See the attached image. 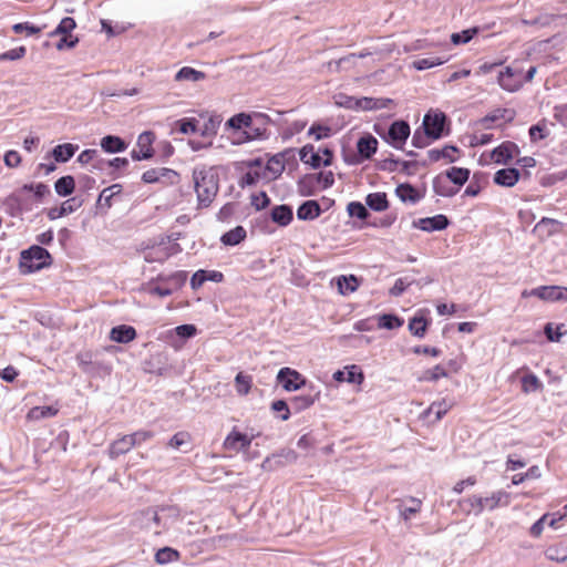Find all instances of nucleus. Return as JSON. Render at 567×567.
Instances as JSON below:
<instances>
[{"mask_svg": "<svg viewBox=\"0 0 567 567\" xmlns=\"http://www.w3.org/2000/svg\"><path fill=\"white\" fill-rule=\"evenodd\" d=\"M142 527L159 535L174 528L182 519L181 509L175 505H162L141 513Z\"/></svg>", "mask_w": 567, "mask_h": 567, "instance_id": "1", "label": "nucleus"}, {"mask_svg": "<svg viewBox=\"0 0 567 567\" xmlns=\"http://www.w3.org/2000/svg\"><path fill=\"white\" fill-rule=\"evenodd\" d=\"M194 188L199 207H208L219 190V176L214 167H195L193 171Z\"/></svg>", "mask_w": 567, "mask_h": 567, "instance_id": "2", "label": "nucleus"}, {"mask_svg": "<svg viewBox=\"0 0 567 567\" xmlns=\"http://www.w3.org/2000/svg\"><path fill=\"white\" fill-rule=\"evenodd\" d=\"M52 257L47 249L33 245L20 254L19 267L22 274H31L50 266Z\"/></svg>", "mask_w": 567, "mask_h": 567, "instance_id": "3", "label": "nucleus"}, {"mask_svg": "<svg viewBox=\"0 0 567 567\" xmlns=\"http://www.w3.org/2000/svg\"><path fill=\"white\" fill-rule=\"evenodd\" d=\"M535 296L544 301H567V286H539L530 291L524 290L522 297Z\"/></svg>", "mask_w": 567, "mask_h": 567, "instance_id": "4", "label": "nucleus"}, {"mask_svg": "<svg viewBox=\"0 0 567 567\" xmlns=\"http://www.w3.org/2000/svg\"><path fill=\"white\" fill-rule=\"evenodd\" d=\"M410 125L405 121L393 122L384 140L393 147L401 150L410 136Z\"/></svg>", "mask_w": 567, "mask_h": 567, "instance_id": "5", "label": "nucleus"}, {"mask_svg": "<svg viewBox=\"0 0 567 567\" xmlns=\"http://www.w3.org/2000/svg\"><path fill=\"white\" fill-rule=\"evenodd\" d=\"M278 382L287 391H296L306 384V380L302 375L290 368H282L277 374Z\"/></svg>", "mask_w": 567, "mask_h": 567, "instance_id": "6", "label": "nucleus"}, {"mask_svg": "<svg viewBox=\"0 0 567 567\" xmlns=\"http://www.w3.org/2000/svg\"><path fill=\"white\" fill-rule=\"evenodd\" d=\"M154 142V134L152 132H143L140 134L137 138V147L138 150H133L131 152V157L134 161H142V159H148L153 157L154 150L152 147V144Z\"/></svg>", "mask_w": 567, "mask_h": 567, "instance_id": "7", "label": "nucleus"}, {"mask_svg": "<svg viewBox=\"0 0 567 567\" xmlns=\"http://www.w3.org/2000/svg\"><path fill=\"white\" fill-rule=\"evenodd\" d=\"M445 123L444 113H427L423 118V127L425 135L432 140L441 137Z\"/></svg>", "mask_w": 567, "mask_h": 567, "instance_id": "8", "label": "nucleus"}, {"mask_svg": "<svg viewBox=\"0 0 567 567\" xmlns=\"http://www.w3.org/2000/svg\"><path fill=\"white\" fill-rule=\"evenodd\" d=\"M251 441L252 437H249L240 432L233 431L226 436L224 441V449L234 453H238L240 451L248 450Z\"/></svg>", "mask_w": 567, "mask_h": 567, "instance_id": "9", "label": "nucleus"}, {"mask_svg": "<svg viewBox=\"0 0 567 567\" xmlns=\"http://www.w3.org/2000/svg\"><path fill=\"white\" fill-rule=\"evenodd\" d=\"M498 83L502 89L508 92L517 91L523 84L520 71L507 66L504 71L499 72Z\"/></svg>", "mask_w": 567, "mask_h": 567, "instance_id": "10", "label": "nucleus"}, {"mask_svg": "<svg viewBox=\"0 0 567 567\" xmlns=\"http://www.w3.org/2000/svg\"><path fill=\"white\" fill-rule=\"evenodd\" d=\"M519 153L518 146L513 142H504L493 150L492 159L497 164H506Z\"/></svg>", "mask_w": 567, "mask_h": 567, "instance_id": "11", "label": "nucleus"}, {"mask_svg": "<svg viewBox=\"0 0 567 567\" xmlns=\"http://www.w3.org/2000/svg\"><path fill=\"white\" fill-rule=\"evenodd\" d=\"M414 226L429 233L443 230L449 226V219L445 215L439 214L433 217L420 218L414 221Z\"/></svg>", "mask_w": 567, "mask_h": 567, "instance_id": "12", "label": "nucleus"}, {"mask_svg": "<svg viewBox=\"0 0 567 567\" xmlns=\"http://www.w3.org/2000/svg\"><path fill=\"white\" fill-rule=\"evenodd\" d=\"M333 380L337 382H348L361 384L364 380L361 369L357 365L346 367V370H338L333 373Z\"/></svg>", "mask_w": 567, "mask_h": 567, "instance_id": "13", "label": "nucleus"}, {"mask_svg": "<svg viewBox=\"0 0 567 567\" xmlns=\"http://www.w3.org/2000/svg\"><path fill=\"white\" fill-rule=\"evenodd\" d=\"M566 513L564 515L557 514H545L537 522L533 524L530 527V535L534 537L540 536L543 533L544 526L548 525L553 528H557V523L563 519V517L567 514V505L565 506Z\"/></svg>", "mask_w": 567, "mask_h": 567, "instance_id": "14", "label": "nucleus"}, {"mask_svg": "<svg viewBox=\"0 0 567 567\" xmlns=\"http://www.w3.org/2000/svg\"><path fill=\"white\" fill-rule=\"evenodd\" d=\"M518 179L519 171L516 168H502L494 174V183L504 187H513Z\"/></svg>", "mask_w": 567, "mask_h": 567, "instance_id": "15", "label": "nucleus"}, {"mask_svg": "<svg viewBox=\"0 0 567 567\" xmlns=\"http://www.w3.org/2000/svg\"><path fill=\"white\" fill-rule=\"evenodd\" d=\"M321 214L320 205L317 200H307L297 209V217L300 220H313Z\"/></svg>", "mask_w": 567, "mask_h": 567, "instance_id": "16", "label": "nucleus"}, {"mask_svg": "<svg viewBox=\"0 0 567 567\" xmlns=\"http://www.w3.org/2000/svg\"><path fill=\"white\" fill-rule=\"evenodd\" d=\"M136 338V330L126 324L112 328L110 339L118 343H128Z\"/></svg>", "mask_w": 567, "mask_h": 567, "instance_id": "17", "label": "nucleus"}, {"mask_svg": "<svg viewBox=\"0 0 567 567\" xmlns=\"http://www.w3.org/2000/svg\"><path fill=\"white\" fill-rule=\"evenodd\" d=\"M450 183L451 182L444 176V174L436 176L433 179L434 193L443 197H452L456 195V193L458 192V187L451 186Z\"/></svg>", "mask_w": 567, "mask_h": 567, "instance_id": "18", "label": "nucleus"}, {"mask_svg": "<svg viewBox=\"0 0 567 567\" xmlns=\"http://www.w3.org/2000/svg\"><path fill=\"white\" fill-rule=\"evenodd\" d=\"M270 217L274 223L285 227L292 220L293 213L290 206L278 205L271 209Z\"/></svg>", "mask_w": 567, "mask_h": 567, "instance_id": "19", "label": "nucleus"}, {"mask_svg": "<svg viewBox=\"0 0 567 567\" xmlns=\"http://www.w3.org/2000/svg\"><path fill=\"white\" fill-rule=\"evenodd\" d=\"M351 102L355 103L358 110L372 111L385 109L392 101L390 99L361 97L351 100Z\"/></svg>", "mask_w": 567, "mask_h": 567, "instance_id": "20", "label": "nucleus"}, {"mask_svg": "<svg viewBox=\"0 0 567 567\" xmlns=\"http://www.w3.org/2000/svg\"><path fill=\"white\" fill-rule=\"evenodd\" d=\"M79 150V146L75 145V144H71V143H64V144H60V145H56L53 150H52V156L53 158L58 162V163H65L68 162L71 157H73V155L75 154V152Z\"/></svg>", "mask_w": 567, "mask_h": 567, "instance_id": "21", "label": "nucleus"}, {"mask_svg": "<svg viewBox=\"0 0 567 567\" xmlns=\"http://www.w3.org/2000/svg\"><path fill=\"white\" fill-rule=\"evenodd\" d=\"M251 121H252V118L250 115H248L246 113H239V114L231 116L227 121L226 125L229 126L230 128L235 130V132L239 136H243V131L251 127Z\"/></svg>", "mask_w": 567, "mask_h": 567, "instance_id": "22", "label": "nucleus"}, {"mask_svg": "<svg viewBox=\"0 0 567 567\" xmlns=\"http://www.w3.org/2000/svg\"><path fill=\"white\" fill-rule=\"evenodd\" d=\"M80 206H81V202H78L76 198H70V199L65 200L60 207L51 208L48 212V217L52 220L60 218L64 215L73 213Z\"/></svg>", "mask_w": 567, "mask_h": 567, "instance_id": "23", "label": "nucleus"}, {"mask_svg": "<svg viewBox=\"0 0 567 567\" xmlns=\"http://www.w3.org/2000/svg\"><path fill=\"white\" fill-rule=\"evenodd\" d=\"M378 147V140L372 135L361 137L357 143L358 153L363 158H370Z\"/></svg>", "mask_w": 567, "mask_h": 567, "instance_id": "24", "label": "nucleus"}, {"mask_svg": "<svg viewBox=\"0 0 567 567\" xmlns=\"http://www.w3.org/2000/svg\"><path fill=\"white\" fill-rule=\"evenodd\" d=\"M319 391L316 393L296 395L291 399L290 405L296 412L303 411L310 408L319 399Z\"/></svg>", "mask_w": 567, "mask_h": 567, "instance_id": "25", "label": "nucleus"}, {"mask_svg": "<svg viewBox=\"0 0 567 567\" xmlns=\"http://www.w3.org/2000/svg\"><path fill=\"white\" fill-rule=\"evenodd\" d=\"M132 447L133 443L130 435H124L110 445L109 455L111 458H116L120 455L127 453Z\"/></svg>", "mask_w": 567, "mask_h": 567, "instance_id": "26", "label": "nucleus"}, {"mask_svg": "<svg viewBox=\"0 0 567 567\" xmlns=\"http://www.w3.org/2000/svg\"><path fill=\"white\" fill-rule=\"evenodd\" d=\"M379 329L394 330L403 326L404 320L392 313H383L375 317Z\"/></svg>", "mask_w": 567, "mask_h": 567, "instance_id": "27", "label": "nucleus"}, {"mask_svg": "<svg viewBox=\"0 0 567 567\" xmlns=\"http://www.w3.org/2000/svg\"><path fill=\"white\" fill-rule=\"evenodd\" d=\"M169 256L168 248L163 245H153L144 251V259L148 262L164 261Z\"/></svg>", "mask_w": 567, "mask_h": 567, "instance_id": "28", "label": "nucleus"}, {"mask_svg": "<svg viewBox=\"0 0 567 567\" xmlns=\"http://www.w3.org/2000/svg\"><path fill=\"white\" fill-rule=\"evenodd\" d=\"M126 143L118 136L107 135L101 140V147L106 153H120L126 150Z\"/></svg>", "mask_w": 567, "mask_h": 567, "instance_id": "29", "label": "nucleus"}, {"mask_svg": "<svg viewBox=\"0 0 567 567\" xmlns=\"http://www.w3.org/2000/svg\"><path fill=\"white\" fill-rule=\"evenodd\" d=\"M299 154L301 162L311 165L313 168H318L323 165L322 157L317 152H315V147L310 144L305 145L300 150Z\"/></svg>", "mask_w": 567, "mask_h": 567, "instance_id": "30", "label": "nucleus"}, {"mask_svg": "<svg viewBox=\"0 0 567 567\" xmlns=\"http://www.w3.org/2000/svg\"><path fill=\"white\" fill-rule=\"evenodd\" d=\"M444 176L460 188L467 182L470 177V171L462 167H451L445 172Z\"/></svg>", "mask_w": 567, "mask_h": 567, "instance_id": "31", "label": "nucleus"}, {"mask_svg": "<svg viewBox=\"0 0 567 567\" xmlns=\"http://www.w3.org/2000/svg\"><path fill=\"white\" fill-rule=\"evenodd\" d=\"M224 279V275L216 270H198L192 278L190 284H205L206 281L220 282Z\"/></svg>", "mask_w": 567, "mask_h": 567, "instance_id": "32", "label": "nucleus"}, {"mask_svg": "<svg viewBox=\"0 0 567 567\" xmlns=\"http://www.w3.org/2000/svg\"><path fill=\"white\" fill-rule=\"evenodd\" d=\"M514 117V112L511 111V110H506V109H498L494 112H492L491 114L484 116L480 123L482 124V126L484 128H491V124L501 120V118H504L506 121H512Z\"/></svg>", "mask_w": 567, "mask_h": 567, "instance_id": "33", "label": "nucleus"}, {"mask_svg": "<svg viewBox=\"0 0 567 567\" xmlns=\"http://www.w3.org/2000/svg\"><path fill=\"white\" fill-rule=\"evenodd\" d=\"M365 204L375 212H383L389 207L385 193H371L365 197Z\"/></svg>", "mask_w": 567, "mask_h": 567, "instance_id": "34", "label": "nucleus"}, {"mask_svg": "<svg viewBox=\"0 0 567 567\" xmlns=\"http://www.w3.org/2000/svg\"><path fill=\"white\" fill-rule=\"evenodd\" d=\"M454 405V402L452 400L442 399L440 401L433 402L426 413L427 414H434L435 421L441 420Z\"/></svg>", "mask_w": 567, "mask_h": 567, "instance_id": "35", "label": "nucleus"}, {"mask_svg": "<svg viewBox=\"0 0 567 567\" xmlns=\"http://www.w3.org/2000/svg\"><path fill=\"white\" fill-rule=\"evenodd\" d=\"M206 78V74L202 71H197L189 66L182 68L176 74V81H189V82H198Z\"/></svg>", "mask_w": 567, "mask_h": 567, "instance_id": "36", "label": "nucleus"}, {"mask_svg": "<svg viewBox=\"0 0 567 567\" xmlns=\"http://www.w3.org/2000/svg\"><path fill=\"white\" fill-rule=\"evenodd\" d=\"M75 187L74 178L71 175L59 178L54 184V189L60 196H69L73 193Z\"/></svg>", "mask_w": 567, "mask_h": 567, "instance_id": "37", "label": "nucleus"}, {"mask_svg": "<svg viewBox=\"0 0 567 567\" xmlns=\"http://www.w3.org/2000/svg\"><path fill=\"white\" fill-rule=\"evenodd\" d=\"M457 152V148L454 146H445L442 150H430L427 152L429 158L432 162H437L441 158H446L449 162H455L456 157L454 154Z\"/></svg>", "mask_w": 567, "mask_h": 567, "instance_id": "38", "label": "nucleus"}, {"mask_svg": "<svg viewBox=\"0 0 567 567\" xmlns=\"http://www.w3.org/2000/svg\"><path fill=\"white\" fill-rule=\"evenodd\" d=\"M396 196L404 203H416L420 196L414 187L409 184H401L395 189Z\"/></svg>", "mask_w": 567, "mask_h": 567, "instance_id": "39", "label": "nucleus"}, {"mask_svg": "<svg viewBox=\"0 0 567 567\" xmlns=\"http://www.w3.org/2000/svg\"><path fill=\"white\" fill-rule=\"evenodd\" d=\"M429 326V321L423 316H414L410 319L409 330L417 338H423Z\"/></svg>", "mask_w": 567, "mask_h": 567, "instance_id": "40", "label": "nucleus"}, {"mask_svg": "<svg viewBox=\"0 0 567 567\" xmlns=\"http://www.w3.org/2000/svg\"><path fill=\"white\" fill-rule=\"evenodd\" d=\"M545 556L549 560L563 563L567 559V545H551L545 550Z\"/></svg>", "mask_w": 567, "mask_h": 567, "instance_id": "41", "label": "nucleus"}, {"mask_svg": "<svg viewBox=\"0 0 567 567\" xmlns=\"http://www.w3.org/2000/svg\"><path fill=\"white\" fill-rule=\"evenodd\" d=\"M58 412L59 409L52 405L34 406L29 411L28 419L38 421L41 419L52 417L56 415Z\"/></svg>", "mask_w": 567, "mask_h": 567, "instance_id": "42", "label": "nucleus"}, {"mask_svg": "<svg viewBox=\"0 0 567 567\" xmlns=\"http://www.w3.org/2000/svg\"><path fill=\"white\" fill-rule=\"evenodd\" d=\"M246 237V230L241 226L227 231L221 236V243L228 246L238 245Z\"/></svg>", "mask_w": 567, "mask_h": 567, "instance_id": "43", "label": "nucleus"}, {"mask_svg": "<svg viewBox=\"0 0 567 567\" xmlns=\"http://www.w3.org/2000/svg\"><path fill=\"white\" fill-rule=\"evenodd\" d=\"M449 61V58L447 56H444V58H441V56H427V58H422V59H417L413 62V66L416 69V70H427V69H431L433 66H436V65H441L445 62Z\"/></svg>", "mask_w": 567, "mask_h": 567, "instance_id": "44", "label": "nucleus"}, {"mask_svg": "<svg viewBox=\"0 0 567 567\" xmlns=\"http://www.w3.org/2000/svg\"><path fill=\"white\" fill-rule=\"evenodd\" d=\"M179 559V553L171 547H164L155 554V561L159 565H165Z\"/></svg>", "mask_w": 567, "mask_h": 567, "instance_id": "45", "label": "nucleus"}, {"mask_svg": "<svg viewBox=\"0 0 567 567\" xmlns=\"http://www.w3.org/2000/svg\"><path fill=\"white\" fill-rule=\"evenodd\" d=\"M252 385V377L244 372L237 373L235 378V388L238 394L246 395L249 393Z\"/></svg>", "mask_w": 567, "mask_h": 567, "instance_id": "46", "label": "nucleus"}, {"mask_svg": "<svg viewBox=\"0 0 567 567\" xmlns=\"http://www.w3.org/2000/svg\"><path fill=\"white\" fill-rule=\"evenodd\" d=\"M121 192L122 186L120 184H113L101 192L99 203H103L107 208H110L112 206V198Z\"/></svg>", "mask_w": 567, "mask_h": 567, "instance_id": "47", "label": "nucleus"}, {"mask_svg": "<svg viewBox=\"0 0 567 567\" xmlns=\"http://www.w3.org/2000/svg\"><path fill=\"white\" fill-rule=\"evenodd\" d=\"M220 124V120L218 116H209L202 128H198V132L204 137H212L216 135L218 126Z\"/></svg>", "mask_w": 567, "mask_h": 567, "instance_id": "48", "label": "nucleus"}, {"mask_svg": "<svg viewBox=\"0 0 567 567\" xmlns=\"http://www.w3.org/2000/svg\"><path fill=\"white\" fill-rule=\"evenodd\" d=\"M197 120L196 118H181L175 122V126L178 128V131L182 134L188 135V134H195L198 132L197 126Z\"/></svg>", "mask_w": 567, "mask_h": 567, "instance_id": "49", "label": "nucleus"}, {"mask_svg": "<svg viewBox=\"0 0 567 567\" xmlns=\"http://www.w3.org/2000/svg\"><path fill=\"white\" fill-rule=\"evenodd\" d=\"M477 32H478L477 28H471V29L463 30L462 32L453 33L451 35V41L455 45L465 44V43L470 42Z\"/></svg>", "mask_w": 567, "mask_h": 567, "instance_id": "50", "label": "nucleus"}, {"mask_svg": "<svg viewBox=\"0 0 567 567\" xmlns=\"http://www.w3.org/2000/svg\"><path fill=\"white\" fill-rule=\"evenodd\" d=\"M316 183L315 175L305 176L298 182V193L302 196H311L315 194L313 186Z\"/></svg>", "mask_w": 567, "mask_h": 567, "instance_id": "51", "label": "nucleus"}, {"mask_svg": "<svg viewBox=\"0 0 567 567\" xmlns=\"http://www.w3.org/2000/svg\"><path fill=\"white\" fill-rule=\"evenodd\" d=\"M461 504L466 513L474 512L476 515L482 513V501L480 496L473 495L463 499Z\"/></svg>", "mask_w": 567, "mask_h": 567, "instance_id": "52", "label": "nucleus"}, {"mask_svg": "<svg viewBox=\"0 0 567 567\" xmlns=\"http://www.w3.org/2000/svg\"><path fill=\"white\" fill-rule=\"evenodd\" d=\"M76 23L73 18L65 17L61 20L55 30L51 33V35H66L70 34L72 30H74Z\"/></svg>", "mask_w": 567, "mask_h": 567, "instance_id": "53", "label": "nucleus"}, {"mask_svg": "<svg viewBox=\"0 0 567 567\" xmlns=\"http://www.w3.org/2000/svg\"><path fill=\"white\" fill-rule=\"evenodd\" d=\"M348 214L351 217H357L359 219H367L369 216V212L365 206L359 202H351L347 206Z\"/></svg>", "mask_w": 567, "mask_h": 567, "instance_id": "54", "label": "nucleus"}, {"mask_svg": "<svg viewBox=\"0 0 567 567\" xmlns=\"http://www.w3.org/2000/svg\"><path fill=\"white\" fill-rule=\"evenodd\" d=\"M157 173H158V177H159L158 183L169 184V185L177 183L178 174L174 169L166 168V167H158Z\"/></svg>", "mask_w": 567, "mask_h": 567, "instance_id": "55", "label": "nucleus"}, {"mask_svg": "<svg viewBox=\"0 0 567 567\" xmlns=\"http://www.w3.org/2000/svg\"><path fill=\"white\" fill-rule=\"evenodd\" d=\"M409 503H410L409 506H405L404 508L401 509V516L405 520L409 519L412 515L419 513L421 509V505H422L421 501L417 498H414V497H411L409 499Z\"/></svg>", "mask_w": 567, "mask_h": 567, "instance_id": "56", "label": "nucleus"}, {"mask_svg": "<svg viewBox=\"0 0 567 567\" xmlns=\"http://www.w3.org/2000/svg\"><path fill=\"white\" fill-rule=\"evenodd\" d=\"M12 30L17 34H21V33L25 32L27 35H33V34L41 32V28L35 27L29 22L17 23L12 27Z\"/></svg>", "mask_w": 567, "mask_h": 567, "instance_id": "57", "label": "nucleus"}, {"mask_svg": "<svg viewBox=\"0 0 567 567\" xmlns=\"http://www.w3.org/2000/svg\"><path fill=\"white\" fill-rule=\"evenodd\" d=\"M267 169L274 175V177L280 176L285 169L281 157L274 156L271 159H269L267 163Z\"/></svg>", "mask_w": 567, "mask_h": 567, "instance_id": "58", "label": "nucleus"}, {"mask_svg": "<svg viewBox=\"0 0 567 567\" xmlns=\"http://www.w3.org/2000/svg\"><path fill=\"white\" fill-rule=\"evenodd\" d=\"M189 435L186 432H178L172 436L168 441V446L175 450H179L183 445L188 444Z\"/></svg>", "mask_w": 567, "mask_h": 567, "instance_id": "59", "label": "nucleus"}, {"mask_svg": "<svg viewBox=\"0 0 567 567\" xmlns=\"http://www.w3.org/2000/svg\"><path fill=\"white\" fill-rule=\"evenodd\" d=\"M24 190L33 192L34 196L38 199H42L44 196L50 194V188L48 185L39 183V184H31V185H24Z\"/></svg>", "mask_w": 567, "mask_h": 567, "instance_id": "60", "label": "nucleus"}, {"mask_svg": "<svg viewBox=\"0 0 567 567\" xmlns=\"http://www.w3.org/2000/svg\"><path fill=\"white\" fill-rule=\"evenodd\" d=\"M563 327L564 324H560L557 326L556 329H554L553 323H547L544 328L546 338L551 342L559 341L560 337L564 334V332H561Z\"/></svg>", "mask_w": 567, "mask_h": 567, "instance_id": "61", "label": "nucleus"}, {"mask_svg": "<svg viewBox=\"0 0 567 567\" xmlns=\"http://www.w3.org/2000/svg\"><path fill=\"white\" fill-rule=\"evenodd\" d=\"M265 134V130H261L259 127H254L251 124L250 128H246L243 131V136L238 137L239 142H246V141H252L258 137H262Z\"/></svg>", "mask_w": 567, "mask_h": 567, "instance_id": "62", "label": "nucleus"}, {"mask_svg": "<svg viewBox=\"0 0 567 567\" xmlns=\"http://www.w3.org/2000/svg\"><path fill=\"white\" fill-rule=\"evenodd\" d=\"M522 385L525 392L535 391L539 388L540 382L535 374H528L522 379Z\"/></svg>", "mask_w": 567, "mask_h": 567, "instance_id": "63", "label": "nucleus"}, {"mask_svg": "<svg viewBox=\"0 0 567 567\" xmlns=\"http://www.w3.org/2000/svg\"><path fill=\"white\" fill-rule=\"evenodd\" d=\"M27 49L24 47H18L0 54L1 61L11 60L16 61L25 55Z\"/></svg>", "mask_w": 567, "mask_h": 567, "instance_id": "64", "label": "nucleus"}]
</instances>
